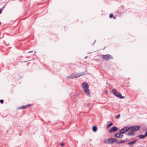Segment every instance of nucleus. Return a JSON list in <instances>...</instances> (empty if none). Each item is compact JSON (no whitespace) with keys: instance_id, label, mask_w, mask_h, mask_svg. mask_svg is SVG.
I'll list each match as a JSON object with an SVG mask.
<instances>
[{"instance_id":"obj_28","label":"nucleus","mask_w":147,"mask_h":147,"mask_svg":"<svg viewBox=\"0 0 147 147\" xmlns=\"http://www.w3.org/2000/svg\"><path fill=\"white\" fill-rule=\"evenodd\" d=\"M32 52V51H30L29 52Z\"/></svg>"},{"instance_id":"obj_25","label":"nucleus","mask_w":147,"mask_h":147,"mask_svg":"<svg viewBox=\"0 0 147 147\" xmlns=\"http://www.w3.org/2000/svg\"><path fill=\"white\" fill-rule=\"evenodd\" d=\"M64 145V143H61V144H60V145L62 146H63Z\"/></svg>"},{"instance_id":"obj_13","label":"nucleus","mask_w":147,"mask_h":147,"mask_svg":"<svg viewBox=\"0 0 147 147\" xmlns=\"http://www.w3.org/2000/svg\"><path fill=\"white\" fill-rule=\"evenodd\" d=\"M117 133L118 134V138H121L123 137V134H122L121 132H120L119 131V133Z\"/></svg>"},{"instance_id":"obj_1","label":"nucleus","mask_w":147,"mask_h":147,"mask_svg":"<svg viewBox=\"0 0 147 147\" xmlns=\"http://www.w3.org/2000/svg\"><path fill=\"white\" fill-rule=\"evenodd\" d=\"M122 130H124V133L127 131L128 132L126 133V134L127 135L132 136L135 134V133L132 131H130V128L129 126H127L125 127L122 128Z\"/></svg>"},{"instance_id":"obj_20","label":"nucleus","mask_w":147,"mask_h":147,"mask_svg":"<svg viewBox=\"0 0 147 147\" xmlns=\"http://www.w3.org/2000/svg\"><path fill=\"white\" fill-rule=\"evenodd\" d=\"M119 131H120V132H121L122 134L124 133V132H123L124 131L123 130H122V129H121Z\"/></svg>"},{"instance_id":"obj_14","label":"nucleus","mask_w":147,"mask_h":147,"mask_svg":"<svg viewBox=\"0 0 147 147\" xmlns=\"http://www.w3.org/2000/svg\"><path fill=\"white\" fill-rule=\"evenodd\" d=\"M92 129L94 132H96L97 131V128L96 126H93L92 127Z\"/></svg>"},{"instance_id":"obj_23","label":"nucleus","mask_w":147,"mask_h":147,"mask_svg":"<svg viewBox=\"0 0 147 147\" xmlns=\"http://www.w3.org/2000/svg\"><path fill=\"white\" fill-rule=\"evenodd\" d=\"M109 17L110 18H111L113 17V14L112 13L110 14Z\"/></svg>"},{"instance_id":"obj_2","label":"nucleus","mask_w":147,"mask_h":147,"mask_svg":"<svg viewBox=\"0 0 147 147\" xmlns=\"http://www.w3.org/2000/svg\"><path fill=\"white\" fill-rule=\"evenodd\" d=\"M86 74L85 72H83L81 73H76V74H72L71 75L67 77V78L68 79H73L77 77H80L82 75H85Z\"/></svg>"},{"instance_id":"obj_5","label":"nucleus","mask_w":147,"mask_h":147,"mask_svg":"<svg viewBox=\"0 0 147 147\" xmlns=\"http://www.w3.org/2000/svg\"><path fill=\"white\" fill-rule=\"evenodd\" d=\"M101 56L102 58L105 61H108L109 59H113V57L112 56L109 54L101 55Z\"/></svg>"},{"instance_id":"obj_19","label":"nucleus","mask_w":147,"mask_h":147,"mask_svg":"<svg viewBox=\"0 0 147 147\" xmlns=\"http://www.w3.org/2000/svg\"><path fill=\"white\" fill-rule=\"evenodd\" d=\"M25 109L24 106L22 107H19L18 108V109Z\"/></svg>"},{"instance_id":"obj_15","label":"nucleus","mask_w":147,"mask_h":147,"mask_svg":"<svg viewBox=\"0 0 147 147\" xmlns=\"http://www.w3.org/2000/svg\"><path fill=\"white\" fill-rule=\"evenodd\" d=\"M113 124V123L112 122H111L109 124L107 125V128H109L110 127H111Z\"/></svg>"},{"instance_id":"obj_3","label":"nucleus","mask_w":147,"mask_h":147,"mask_svg":"<svg viewBox=\"0 0 147 147\" xmlns=\"http://www.w3.org/2000/svg\"><path fill=\"white\" fill-rule=\"evenodd\" d=\"M117 139L116 138H109L104 140V143L107 144H112L113 143L117 142Z\"/></svg>"},{"instance_id":"obj_6","label":"nucleus","mask_w":147,"mask_h":147,"mask_svg":"<svg viewBox=\"0 0 147 147\" xmlns=\"http://www.w3.org/2000/svg\"><path fill=\"white\" fill-rule=\"evenodd\" d=\"M130 128V131H133V132L136 131L140 130V127L139 126L134 125L131 127L129 126Z\"/></svg>"},{"instance_id":"obj_10","label":"nucleus","mask_w":147,"mask_h":147,"mask_svg":"<svg viewBox=\"0 0 147 147\" xmlns=\"http://www.w3.org/2000/svg\"><path fill=\"white\" fill-rule=\"evenodd\" d=\"M137 141V140L135 139L134 140L128 142L127 144L129 145H132L135 144Z\"/></svg>"},{"instance_id":"obj_21","label":"nucleus","mask_w":147,"mask_h":147,"mask_svg":"<svg viewBox=\"0 0 147 147\" xmlns=\"http://www.w3.org/2000/svg\"><path fill=\"white\" fill-rule=\"evenodd\" d=\"M118 133H117L115 134L114 136L115 137H116L117 138H118Z\"/></svg>"},{"instance_id":"obj_4","label":"nucleus","mask_w":147,"mask_h":147,"mask_svg":"<svg viewBox=\"0 0 147 147\" xmlns=\"http://www.w3.org/2000/svg\"><path fill=\"white\" fill-rule=\"evenodd\" d=\"M112 92L115 96L121 99H123L125 98L124 96H122L121 94L116 89L112 90Z\"/></svg>"},{"instance_id":"obj_9","label":"nucleus","mask_w":147,"mask_h":147,"mask_svg":"<svg viewBox=\"0 0 147 147\" xmlns=\"http://www.w3.org/2000/svg\"><path fill=\"white\" fill-rule=\"evenodd\" d=\"M82 86L83 88V89L86 88H89L88 84L85 82H84L82 83Z\"/></svg>"},{"instance_id":"obj_7","label":"nucleus","mask_w":147,"mask_h":147,"mask_svg":"<svg viewBox=\"0 0 147 147\" xmlns=\"http://www.w3.org/2000/svg\"><path fill=\"white\" fill-rule=\"evenodd\" d=\"M118 130V128L116 126L112 127L109 131V133H111L113 132H116Z\"/></svg>"},{"instance_id":"obj_29","label":"nucleus","mask_w":147,"mask_h":147,"mask_svg":"<svg viewBox=\"0 0 147 147\" xmlns=\"http://www.w3.org/2000/svg\"><path fill=\"white\" fill-rule=\"evenodd\" d=\"M87 56H86V57H85V59L86 58H87Z\"/></svg>"},{"instance_id":"obj_8","label":"nucleus","mask_w":147,"mask_h":147,"mask_svg":"<svg viewBox=\"0 0 147 147\" xmlns=\"http://www.w3.org/2000/svg\"><path fill=\"white\" fill-rule=\"evenodd\" d=\"M85 94L88 96H90V91L89 88H87L83 89Z\"/></svg>"},{"instance_id":"obj_30","label":"nucleus","mask_w":147,"mask_h":147,"mask_svg":"<svg viewBox=\"0 0 147 147\" xmlns=\"http://www.w3.org/2000/svg\"><path fill=\"white\" fill-rule=\"evenodd\" d=\"M130 147H133V146H130Z\"/></svg>"},{"instance_id":"obj_17","label":"nucleus","mask_w":147,"mask_h":147,"mask_svg":"<svg viewBox=\"0 0 147 147\" xmlns=\"http://www.w3.org/2000/svg\"><path fill=\"white\" fill-rule=\"evenodd\" d=\"M91 103H89L88 104H87V107L89 108H90L91 107Z\"/></svg>"},{"instance_id":"obj_22","label":"nucleus","mask_w":147,"mask_h":147,"mask_svg":"<svg viewBox=\"0 0 147 147\" xmlns=\"http://www.w3.org/2000/svg\"><path fill=\"white\" fill-rule=\"evenodd\" d=\"M117 13L119 14H121L122 13H123V12H122L119 11V10H118L117 11Z\"/></svg>"},{"instance_id":"obj_26","label":"nucleus","mask_w":147,"mask_h":147,"mask_svg":"<svg viewBox=\"0 0 147 147\" xmlns=\"http://www.w3.org/2000/svg\"><path fill=\"white\" fill-rule=\"evenodd\" d=\"M2 11L1 10V9L0 8V14H1L2 13Z\"/></svg>"},{"instance_id":"obj_24","label":"nucleus","mask_w":147,"mask_h":147,"mask_svg":"<svg viewBox=\"0 0 147 147\" xmlns=\"http://www.w3.org/2000/svg\"><path fill=\"white\" fill-rule=\"evenodd\" d=\"M4 101L3 100L1 99L0 100V102L2 104H3V103Z\"/></svg>"},{"instance_id":"obj_27","label":"nucleus","mask_w":147,"mask_h":147,"mask_svg":"<svg viewBox=\"0 0 147 147\" xmlns=\"http://www.w3.org/2000/svg\"><path fill=\"white\" fill-rule=\"evenodd\" d=\"M113 18V19H115L116 18V17L115 16H114Z\"/></svg>"},{"instance_id":"obj_12","label":"nucleus","mask_w":147,"mask_h":147,"mask_svg":"<svg viewBox=\"0 0 147 147\" xmlns=\"http://www.w3.org/2000/svg\"><path fill=\"white\" fill-rule=\"evenodd\" d=\"M128 140L127 139H126L125 140H121V141H117V144H121L123 143L124 142H125L127 141Z\"/></svg>"},{"instance_id":"obj_16","label":"nucleus","mask_w":147,"mask_h":147,"mask_svg":"<svg viewBox=\"0 0 147 147\" xmlns=\"http://www.w3.org/2000/svg\"><path fill=\"white\" fill-rule=\"evenodd\" d=\"M32 105V104H28L27 105L24 106H25V109H26Z\"/></svg>"},{"instance_id":"obj_18","label":"nucleus","mask_w":147,"mask_h":147,"mask_svg":"<svg viewBox=\"0 0 147 147\" xmlns=\"http://www.w3.org/2000/svg\"><path fill=\"white\" fill-rule=\"evenodd\" d=\"M120 115L119 114V115L115 116V118L116 119H119L120 117Z\"/></svg>"},{"instance_id":"obj_11","label":"nucleus","mask_w":147,"mask_h":147,"mask_svg":"<svg viewBox=\"0 0 147 147\" xmlns=\"http://www.w3.org/2000/svg\"><path fill=\"white\" fill-rule=\"evenodd\" d=\"M141 139H144L147 136V131H146L144 135H139L138 136Z\"/></svg>"}]
</instances>
